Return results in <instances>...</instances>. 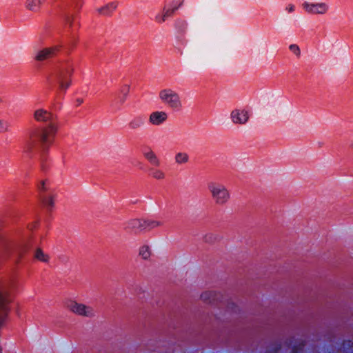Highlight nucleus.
<instances>
[{
    "label": "nucleus",
    "mask_w": 353,
    "mask_h": 353,
    "mask_svg": "<svg viewBox=\"0 0 353 353\" xmlns=\"http://www.w3.org/2000/svg\"><path fill=\"white\" fill-rule=\"evenodd\" d=\"M33 116L36 121L46 125L29 131L28 139L23 147V153L28 158L38 153L41 161V168L44 170L46 167L43 162L46 161L47 154L54 141L59 129V121L57 115L43 108L36 110Z\"/></svg>",
    "instance_id": "1"
},
{
    "label": "nucleus",
    "mask_w": 353,
    "mask_h": 353,
    "mask_svg": "<svg viewBox=\"0 0 353 353\" xmlns=\"http://www.w3.org/2000/svg\"><path fill=\"white\" fill-rule=\"evenodd\" d=\"M39 225V221L36 220L28 223L26 229L22 226L14 228V230H21V236L14 238V255L16 265L19 263L28 256L30 250L36 245L37 240L42 242L43 235H37L34 231Z\"/></svg>",
    "instance_id": "2"
},
{
    "label": "nucleus",
    "mask_w": 353,
    "mask_h": 353,
    "mask_svg": "<svg viewBox=\"0 0 353 353\" xmlns=\"http://www.w3.org/2000/svg\"><path fill=\"white\" fill-rule=\"evenodd\" d=\"M19 287L20 284L14 277L8 283L0 282V328L11 311V303Z\"/></svg>",
    "instance_id": "3"
},
{
    "label": "nucleus",
    "mask_w": 353,
    "mask_h": 353,
    "mask_svg": "<svg viewBox=\"0 0 353 353\" xmlns=\"http://www.w3.org/2000/svg\"><path fill=\"white\" fill-rule=\"evenodd\" d=\"M73 71V63L67 61L54 69L47 77V82L51 88L58 86L59 91L65 93L71 85Z\"/></svg>",
    "instance_id": "4"
},
{
    "label": "nucleus",
    "mask_w": 353,
    "mask_h": 353,
    "mask_svg": "<svg viewBox=\"0 0 353 353\" xmlns=\"http://www.w3.org/2000/svg\"><path fill=\"white\" fill-rule=\"evenodd\" d=\"M2 227L3 222L0 220V248L3 250L4 257L10 258L11 255L14 254V238L21 236V230H14L12 228L8 232L2 233ZM14 277L20 284L18 276L15 272L12 274L8 279H0V282L8 283Z\"/></svg>",
    "instance_id": "5"
},
{
    "label": "nucleus",
    "mask_w": 353,
    "mask_h": 353,
    "mask_svg": "<svg viewBox=\"0 0 353 353\" xmlns=\"http://www.w3.org/2000/svg\"><path fill=\"white\" fill-rule=\"evenodd\" d=\"M63 19L64 24L70 29V35L64 43L65 50L67 53H70L78 43L79 39L74 33V30L80 27V22L77 20V16L70 12L63 14Z\"/></svg>",
    "instance_id": "6"
},
{
    "label": "nucleus",
    "mask_w": 353,
    "mask_h": 353,
    "mask_svg": "<svg viewBox=\"0 0 353 353\" xmlns=\"http://www.w3.org/2000/svg\"><path fill=\"white\" fill-rule=\"evenodd\" d=\"M159 97L161 102L169 108L174 111L182 109L183 105L179 94L170 88L161 90L159 93Z\"/></svg>",
    "instance_id": "7"
},
{
    "label": "nucleus",
    "mask_w": 353,
    "mask_h": 353,
    "mask_svg": "<svg viewBox=\"0 0 353 353\" xmlns=\"http://www.w3.org/2000/svg\"><path fill=\"white\" fill-rule=\"evenodd\" d=\"M161 225L162 223L158 221L134 219L127 221L125 223L124 229L128 232L137 233L145 230L153 229Z\"/></svg>",
    "instance_id": "8"
},
{
    "label": "nucleus",
    "mask_w": 353,
    "mask_h": 353,
    "mask_svg": "<svg viewBox=\"0 0 353 353\" xmlns=\"http://www.w3.org/2000/svg\"><path fill=\"white\" fill-rule=\"evenodd\" d=\"M208 188L216 204L223 205L229 201L230 194L224 185L216 182H210L208 184Z\"/></svg>",
    "instance_id": "9"
},
{
    "label": "nucleus",
    "mask_w": 353,
    "mask_h": 353,
    "mask_svg": "<svg viewBox=\"0 0 353 353\" xmlns=\"http://www.w3.org/2000/svg\"><path fill=\"white\" fill-rule=\"evenodd\" d=\"M37 189L43 206L48 211H51L54 206L56 194L50 189L49 181L48 180L41 181L38 184Z\"/></svg>",
    "instance_id": "10"
},
{
    "label": "nucleus",
    "mask_w": 353,
    "mask_h": 353,
    "mask_svg": "<svg viewBox=\"0 0 353 353\" xmlns=\"http://www.w3.org/2000/svg\"><path fill=\"white\" fill-rule=\"evenodd\" d=\"M63 48L65 49V44L63 43L43 48L36 53L34 59L38 61H43L52 58L57 56Z\"/></svg>",
    "instance_id": "11"
},
{
    "label": "nucleus",
    "mask_w": 353,
    "mask_h": 353,
    "mask_svg": "<svg viewBox=\"0 0 353 353\" xmlns=\"http://www.w3.org/2000/svg\"><path fill=\"white\" fill-rule=\"evenodd\" d=\"M41 243H40V240H37L36 245L30 250V253L32 252V259L33 261L41 262L43 263H48L50 259V256L46 253L43 249L39 246ZM30 254L27 256L26 259H23L19 264L22 263L23 261L27 260L29 258Z\"/></svg>",
    "instance_id": "12"
},
{
    "label": "nucleus",
    "mask_w": 353,
    "mask_h": 353,
    "mask_svg": "<svg viewBox=\"0 0 353 353\" xmlns=\"http://www.w3.org/2000/svg\"><path fill=\"white\" fill-rule=\"evenodd\" d=\"M184 0L173 1L169 6H165L163 10L161 16H157L156 20L159 23L164 22L168 17L173 15L174 12L177 10L183 4Z\"/></svg>",
    "instance_id": "13"
},
{
    "label": "nucleus",
    "mask_w": 353,
    "mask_h": 353,
    "mask_svg": "<svg viewBox=\"0 0 353 353\" xmlns=\"http://www.w3.org/2000/svg\"><path fill=\"white\" fill-rule=\"evenodd\" d=\"M68 307L72 312L79 315L85 316H92L94 315V310L92 307L86 306L82 303H78L75 301H70L68 303Z\"/></svg>",
    "instance_id": "14"
},
{
    "label": "nucleus",
    "mask_w": 353,
    "mask_h": 353,
    "mask_svg": "<svg viewBox=\"0 0 353 353\" xmlns=\"http://www.w3.org/2000/svg\"><path fill=\"white\" fill-rule=\"evenodd\" d=\"M304 10L312 14H323L328 10V5L325 3H309L304 2L303 3Z\"/></svg>",
    "instance_id": "15"
},
{
    "label": "nucleus",
    "mask_w": 353,
    "mask_h": 353,
    "mask_svg": "<svg viewBox=\"0 0 353 353\" xmlns=\"http://www.w3.org/2000/svg\"><path fill=\"white\" fill-rule=\"evenodd\" d=\"M230 118L235 124H245L249 119L248 112L244 110L235 109L232 111Z\"/></svg>",
    "instance_id": "16"
},
{
    "label": "nucleus",
    "mask_w": 353,
    "mask_h": 353,
    "mask_svg": "<svg viewBox=\"0 0 353 353\" xmlns=\"http://www.w3.org/2000/svg\"><path fill=\"white\" fill-rule=\"evenodd\" d=\"M142 154L151 165L154 167H159L161 165L159 158L150 148L148 147L143 149Z\"/></svg>",
    "instance_id": "17"
},
{
    "label": "nucleus",
    "mask_w": 353,
    "mask_h": 353,
    "mask_svg": "<svg viewBox=\"0 0 353 353\" xmlns=\"http://www.w3.org/2000/svg\"><path fill=\"white\" fill-rule=\"evenodd\" d=\"M168 119V114L163 111H155L150 114L149 122L154 125H160Z\"/></svg>",
    "instance_id": "18"
},
{
    "label": "nucleus",
    "mask_w": 353,
    "mask_h": 353,
    "mask_svg": "<svg viewBox=\"0 0 353 353\" xmlns=\"http://www.w3.org/2000/svg\"><path fill=\"white\" fill-rule=\"evenodd\" d=\"M175 28L177 32V37L181 40L182 43H184V35L186 33L188 28V23L183 19H177L175 21Z\"/></svg>",
    "instance_id": "19"
},
{
    "label": "nucleus",
    "mask_w": 353,
    "mask_h": 353,
    "mask_svg": "<svg viewBox=\"0 0 353 353\" xmlns=\"http://www.w3.org/2000/svg\"><path fill=\"white\" fill-rule=\"evenodd\" d=\"M146 120V117L144 114H139L134 117L128 123V128L130 130H135L142 128Z\"/></svg>",
    "instance_id": "20"
},
{
    "label": "nucleus",
    "mask_w": 353,
    "mask_h": 353,
    "mask_svg": "<svg viewBox=\"0 0 353 353\" xmlns=\"http://www.w3.org/2000/svg\"><path fill=\"white\" fill-rule=\"evenodd\" d=\"M220 296L221 294L216 292L207 291L201 294V299L205 303L214 304Z\"/></svg>",
    "instance_id": "21"
},
{
    "label": "nucleus",
    "mask_w": 353,
    "mask_h": 353,
    "mask_svg": "<svg viewBox=\"0 0 353 353\" xmlns=\"http://www.w3.org/2000/svg\"><path fill=\"white\" fill-rule=\"evenodd\" d=\"M117 3L116 2L109 3L97 9V12L99 14L103 16H110L116 10Z\"/></svg>",
    "instance_id": "22"
},
{
    "label": "nucleus",
    "mask_w": 353,
    "mask_h": 353,
    "mask_svg": "<svg viewBox=\"0 0 353 353\" xmlns=\"http://www.w3.org/2000/svg\"><path fill=\"white\" fill-rule=\"evenodd\" d=\"M174 160L177 164H184L188 162L189 156L186 152H178L175 154Z\"/></svg>",
    "instance_id": "23"
},
{
    "label": "nucleus",
    "mask_w": 353,
    "mask_h": 353,
    "mask_svg": "<svg viewBox=\"0 0 353 353\" xmlns=\"http://www.w3.org/2000/svg\"><path fill=\"white\" fill-rule=\"evenodd\" d=\"M149 171H150V175L155 179L162 180V179H165V174L164 173V172H163L162 170H161L159 169L151 168L149 170Z\"/></svg>",
    "instance_id": "24"
},
{
    "label": "nucleus",
    "mask_w": 353,
    "mask_h": 353,
    "mask_svg": "<svg viewBox=\"0 0 353 353\" xmlns=\"http://www.w3.org/2000/svg\"><path fill=\"white\" fill-rule=\"evenodd\" d=\"M127 97L128 95H123L120 93L115 101L112 102V105H115L117 108H119L126 101Z\"/></svg>",
    "instance_id": "25"
},
{
    "label": "nucleus",
    "mask_w": 353,
    "mask_h": 353,
    "mask_svg": "<svg viewBox=\"0 0 353 353\" xmlns=\"http://www.w3.org/2000/svg\"><path fill=\"white\" fill-rule=\"evenodd\" d=\"M139 254L143 259H148L150 256V252L148 246H142L139 250Z\"/></svg>",
    "instance_id": "26"
},
{
    "label": "nucleus",
    "mask_w": 353,
    "mask_h": 353,
    "mask_svg": "<svg viewBox=\"0 0 353 353\" xmlns=\"http://www.w3.org/2000/svg\"><path fill=\"white\" fill-rule=\"evenodd\" d=\"M10 124L8 121L0 119V133H4L10 130Z\"/></svg>",
    "instance_id": "27"
},
{
    "label": "nucleus",
    "mask_w": 353,
    "mask_h": 353,
    "mask_svg": "<svg viewBox=\"0 0 353 353\" xmlns=\"http://www.w3.org/2000/svg\"><path fill=\"white\" fill-rule=\"evenodd\" d=\"M290 50L293 52L294 54H296L297 57H299L301 54V50L299 47L296 44H291L289 46Z\"/></svg>",
    "instance_id": "28"
},
{
    "label": "nucleus",
    "mask_w": 353,
    "mask_h": 353,
    "mask_svg": "<svg viewBox=\"0 0 353 353\" xmlns=\"http://www.w3.org/2000/svg\"><path fill=\"white\" fill-rule=\"evenodd\" d=\"M130 92V86L128 85H123L120 89V93L123 95H128Z\"/></svg>",
    "instance_id": "29"
},
{
    "label": "nucleus",
    "mask_w": 353,
    "mask_h": 353,
    "mask_svg": "<svg viewBox=\"0 0 353 353\" xmlns=\"http://www.w3.org/2000/svg\"><path fill=\"white\" fill-rule=\"evenodd\" d=\"M302 347L299 345H294L292 348V353H301Z\"/></svg>",
    "instance_id": "30"
},
{
    "label": "nucleus",
    "mask_w": 353,
    "mask_h": 353,
    "mask_svg": "<svg viewBox=\"0 0 353 353\" xmlns=\"http://www.w3.org/2000/svg\"><path fill=\"white\" fill-rule=\"evenodd\" d=\"M286 10L288 12H292L294 10V6L293 5H288L287 7H286Z\"/></svg>",
    "instance_id": "31"
},
{
    "label": "nucleus",
    "mask_w": 353,
    "mask_h": 353,
    "mask_svg": "<svg viewBox=\"0 0 353 353\" xmlns=\"http://www.w3.org/2000/svg\"><path fill=\"white\" fill-rule=\"evenodd\" d=\"M281 348V346L280 344L277 345L276 346H275L273 350H272V353H276L277 352H279Z\"/></svg>",
    "instance_id": "32"
},
{
    "label": "nucleus",
    "mask_w": 353,
    "mask_h": 353,
    "mask_svg": "<svg viewBox=\"0 0 353 353\" xmlns=\"http://www.w3.org/2000/svg\"><path fill=\"white\" fill-rule=\"evenodd\" d=\"M83 102V100L81 98H79L76 100L77 105H80Z\"/></svg>",
    "instance_id": "33"
},
{
    "label": "nucleus",
    "mask_w": 353,
    "mask_h": 353,
    "mask_svg": "<svg viewBox=\"0 0 353 353\" xmlns=\"http://www.w3.org/2000/svg\"><path fill=\"white\" fill-rule=\"evenodd\" d=\"M0 353H2V348L1 346H0Z\"/></svg>",
    "instance_id": "34"
},
{
    "label": "nucleus",
    "mask_w": 353,
    "mask_h": 353,
    "mask_svg": "<svg viewBox=\"0 0 353 353\" xmlns=\"http://www.w3.org/2000/svg\"><path fill=\"white\" fill-rule=\"evenodd\" d=\"M1 101V99H0V102Z\"/></svg>",
    "instance_id": "35"
}]
</instances>
